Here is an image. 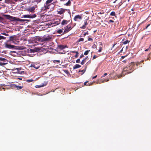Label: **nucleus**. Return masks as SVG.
<instances>
[{
	"instance_id": "nucleus-58",
	"label": "nucleus",
	"mask_w": 151,
	"mask_h": 151,
	"mask_svg": "<svg viewBox=\"0 0 151 151\" xmlns=\"http://www.w3.org/2000/svg\"><path fill=\"white\" fill-rule=\"evenodd\" d=\"M97 77V75H96L95 76H93L92 77V78L93 79H94V78H96Z\"/></svg>"
},
{
	"instance_id": "nucleus-32",
	"label": "nucleus",
	"mask_w": 151,
	"mask_h": 151,
	"mask_svg": "<svg viewBox=\"0 0 151 151\" xmlns=\"http://www.w3.org/2000/svg\"><path fill=\"white\" fill-rule=\"evenodd\" d=\"M26 81L28 83H29L33 81V80L32 79H28L26 80Z\"/></svg>"
},
{
	"instance_id": "nucleus-17",
	"label": "nucleus",
	"mask_w": 151,
	"mask_h": 151,
	"mask_svg": "<svg viewBox=\"0 0 151 151\" xmlns=\"http://www.w3.org/2000/svg\"><path fill=\"white\" fill-rule=\"evenodd\" d=\"M9 42V41H7L6 42H5L4 43L5 47L7 48H9V44L7 43Z\"/></svg>"
},
{
	"instance_id": "nucleus-44",
	"label": "nucleus",
	"mask_w": 151,
	"mask_h": 151,
	"mask_svg": "<svg viewBox=\"0 0 151 151\" xmlns=\"http://www.w3.org/2000/svg\"><path fill=\"white\" fill-rule=\"evenodd\" d=\"M16 69H17V70L18 71H19V70H21L22 68H16Z\"/></svg>"
},
{
	"instance_id": "nucleus-45",
	"label": "nucleus",
	"mask_w": 151,
	"mask_h": 151,
	"mask_svg": "<svg viewBox=\"0 0 151 151\" xmlns=\"http://www.w3.org/2000/svg\"><path fill=\"white\" fill-rule=\"evenodd\" d=\"M84 57V56L83 55V54H82L81 55L80 57V58H82V57Z\"/></svg>"
},
{
	"instance_id": "nucleus-10",
	"label": "nucleus",
	"mask_w": 151,
	"mask_h": 151,
	"mask_svg": "<svg viewBox=\"0 0 151 151\" xmlns=\"http://www.w3.org/2000/svg\"><path fill=\"white\" fill-rule=\"evenodd\" d=\"M36 6H35L32 7H29L27 9V11L30 12H32L35 9Z\"/></svg>"
},
{
	"instance_id": "nucleus-59",
	"label": "nucleus",
	"mask_w": 151,
	"mask_h": 151,
	"mask_svg": "<svg viewBox=\"0 0 151 151\" xmlns=\"http://www.w3.org/2000/svg\"><path fill=\"white\" fill-rule=\"evenodd\" d=\"M126 56H127V55L124 56H122L121 57V58H122V59H124L125 57Z\"/></svg>"
},
{
	"instance_id": "nucleus-34",
	"label": "nucleus",
	"mask_w": 151,
	"mask_h": 151,
	"mask_svg": "<svg viewBox=\"0 0 151 151\" xmlns=\"http://www.w3.org/2000/svg\"><path fill=\"white\" fill-rule=\"evenodd\" d=\"M85 69L84 70H83V73H82V75L86 71V68H87V64L86 65H85Z\"/></svg>"
},
{
	"instance_id": "nucleus-38",
	"label": "nucleus",
	"mask_w": 151,
	"mask_h": 151,
	"mask_svg": "<svg viewBox=\"0 0 151 151\" xmlns=\"http://www.w3.org/2000/svg\"><path fill=\"white\" fill-rule=\"evenodd\" d=\"M92 47L93 48H96V45L95 44H94L92 46Z\"/></svg>"
},
{
	"instance_id": "nucleus-23",
	"label": "nucleus",
	"mask_w": 151,
	"mask_h": 151,
	"mask_svg": "<svg viewBox=\"0 0 151 151\" xmlns=\"http://www.w3.org/2000/svg\"><path fill=\"white\" fill-rule=\"evenodd\" d=\"M17 90H20L23 88V86H16V87Z\"/></svg>"
},
{
	"instance_id": "nucleus-21",
	"label": "nucleus",
	"mask_w": 151,
	"mask_h": 151,
	"mask_svg": "<svg viewBox=\"0 0 151 151\" xmlns=\"http://www.w3.org/2000/svg\"><path fill=\"white\" fill-rule=\"evenodd\" d=\"M46 84H47L45 83V84H42V85H40L36 86V87L39 88H40V87H43L46 86Z\"/></svg>"
},
{
	"instance_id": "nucleus-25",
	"label": "nucleus",
	"mask_w": 151,
	"mask_h": 151,
	"mask_svg": "<svg viewBox=\"0 0 151 151\" xmlns=\"http://www.w3.org/2000/svg\"><path fill=\"white\" fill-rule=\"evenodd\" d=\"M10 48L17 49V47L10 44Z\"/></svg>"
},
{
	"instance_id": "nucleus-1",
	"label": "nucleus",
	"mask_w": 151,
	"mask_h": 151,
	"mask_svg": "<svg viewBox=\"0 0 151 151\" xmlns=\"http://www.w3.org/2000/svg\"><path fill=\"white\" fill-rule=\"evenodd\" d=\"M53 0H47L44 6L42 7L41 10L42 12L46 11L47 9H50V10H52L55 7V2L52 3Z\"/></svg>"
},
{
	"instance_id": "nucleus-39",
	"label": "nucleus",
	"mask_w": 151,
	"mask_h": 151,
	"mask_svg": "<svg viewBox=\"0 0 151 151\" xmlns=\"http://www.w3.org/2000/svg\"><path fill=\"white\" fill-rule=\"evenodd\" d=\"M122 75H123V73H122V75H119L118 76H118V78H120L121 77H122Z\"/></svg>"
},
{
	"instance_id": "nucleus-36",
	"label": "nucleus",
	"mask_w": 151,
	"mask_h": 151,
	"mask_svg": "<svg viewBox=\"0 0 151 151\" xmlns=\"http://www.w3.org/2000/svg\"><path fill=\"white\" fill-rule=\"evenodd\" d=\"M5 39V38L4 37L0 35V40L2 39Z\"/></svg>"
},
{
	"instance_id": "nucleus-57",
	"label": "nucleus",
	"mask_w": 151,
	"mask_h": 151,
	"mask_svg": "<svg viewBox=\"0 0 151 151\" xmlns=\"http://www.w3.org/2000/svg\"><path fill=\"white\" fill-rule=\"evenodd\" d=\"M81 72H82L83 73V70H79L78 72H79V73Z\"/></svg>"
},
{
	"instance_id": "nucleus-55",
	"label": "nucleus",
	"mask_w": 151,
	"mask_h": 151,
	"mask_svg": "<svg viewBox=\"0 0 151 151\" xmlns=\"http://www.w3.org/2000/svg\"><path fill=\"white\" fill-rule=\"evenodd\" d=\"M10 3H15V2L13 1L12 0H10Z\"/></svg>"
},
{
	"instance_id": "nucleus-12",
	"label": "nucleus",
	"mask_w": 151,
	"mask_h": 151,
	"mask_svg": "<svg viewBox=\"0 0 151 151\" xmlns=\"http://www.w3.org/2000/svg\"><path fill=\"white\" fill-rule=\"evenodd\" d=\"M67 46L66 45H58L57 48L60 50H62L65 48Z\"/></svg>"
},
{
	"instance_id": "nucleus-33",
	"label": "nucleus",
	"mask_w": 151,
	"mask_h": 151,
	"mask_svg": "<svg viewBox=\"0 0 151 151\" xmlns=\"http://www.w3.org/2000/svg\"><path fill=\"white\" fill-rule=\"evenodd\" d=\"M76 55L75 56V57L76 58H77L78 56V54H79V53L78 52H76Z\"/></svg>"
},
{
	"instance_id": "nucleus-37",
	"label": "nucleus",
	"mask_w": 151,
	"mask_h": 151,
	"mask_svg": "<svg viewBox=\"0 0 151 151\" xmlns=\"http://www.w3.org/2000/svg\"><path fill=\"white\" fill-rule=\"evenodd\" d=\"M60 20H59L58 21H57V22H55V23L56 24H57L58 25V24H59L60 23Z\"/></svg>"
},
{
	"instance_id": "nucleus-2",
	"label": "nucleus",
	"mask_w": 151,
	"mask_h": 151,
	"mask_svg": "<svg viewBox=\"0 0 151 151\" xmlns=\"http://www.w3.org/2000/svg\"><path fill=\"white\" fill-rule=\"evenodd\" d=\"M134 62H131L128 65H127L126 67L123 68V71H124L128 72V73H131L134 70V66L135 65Z\"/></svg>"
},
{
	"instance_id": "nucleus-61",
	"label": "nucleus",
	"mask_w": 151,
	"mask_h": 151,
	"mask_svg": "<svg viewBox=\"0 0 151 151\" xmlns=\"http://www.w3.org/2000/svg\"><path fill=\"white\" fill-rule=\"evenodd\" d=\"M101 50H102L101 49H99L98 51V52H101Z\"/></svg>"
},
{
	"instance_id": "nucleus-3",
	"label": "nucleus",
	"mask_w": 151,
	"mask_h": 151,
	"mask_svg": "<svg viewBox=\"0 0 151 151\" xmlns=\"http://www.w3.org/2000/svg\"><path fill=\"white\" fill-rule=\"evenodd\" d=\"M52 36L51 35H46L42 37V42H48L51 41L52 40Z\"/></svg>"
},
{
	"instance_id": "nucleus-18",
	"label": "nucleus",
	"mask_w": 151,
	"mask_h": 151,
	"mask_svg": "<svg viewBox=\"0 0 151 151\" xmlns=\"http://www.w3.org/2000/svg\"><path fill=\"white\" fill-rule=\"evenodd\" d=\"M71 2L70 0H69L65 4V5H66L67 6H69L71 5Z\"/></svg>"
},
{
	"instance_id": "nucleus-14",
	"label": "nucleus",
	"mask_w": 151,
	"mask_h": 151,
	"mask_svg": "<svg viewBox=\"0 0 151 151\" xmlns=\"http://www.w3.org/2000/svg\"><path fill=\"white\" fill-rule=\"evenodd\" d=\"M5 21V18L3 17L0 16V22L4 23Z\"/></svg>"
},
{
	"instance_id": "nucleus-42",
	"label": "nucleus",
	"mask_w": 151,
	"mask_h": 151,
	"mask_svg": "<svg viewBox=\"0 0 151 151\" xmlns=\"http://www.w3.org/2000/svg\"><path fill=\"white\" fill-rule=\"evenodd\" d=\"M5 3L7 4H9V0H5Z\"/></svg>"
},
{
	"instance_id": "nucleus-52",
	"label": "nucleus",
	"mask_w": 151,
	"mask_h": 151,
	"mask_svg": "<svg viewBox=\"0 0 151 151\" xmlns=\"http://www.w3.org/2000/svg\"><path fill=\"white\" fill-rule=\"evenodd\" d=\"M14 1H15V2H17V1H21L22 0H13Z\"/></svg>"
},
{
	"instance_id": "nucleus-49",
	"label": "nucleus",
	"mask_w": 151,
	"mask_h": 151,
	"mask_svg": "<svg viewBox=\"0 0 151 151\" xmlns=\"http://www.w3.org/2000/svg\"><path fill=\"white\" fill-rule=\"evenodd\" d=\"M93 39L91 38H89L88 39V41H89L91 40H92Z\"/></svg>"
},
{
	"instance_id": "nucleus-11",
	"label": "nucleus",
	"mask_w": 151,
	"mask_h": 151,
	"mask_svg": "<svg viewBox=\"0 0 151 151\" xmlns=\"http://www.w3.org/2000/svg\"><path fill=\"white\" fill-rule=\"evenodd\" d=\"M42 37H41L39 36H37L35 37V40L36 42L39 41L41 42H42Z\"/></svg>"
},
{
	"instance_id": "nucleus-56",
	"label": "nucleus",
	"mask_w": 151,
	"mask_h": 151,
	"mask_svg": "<svg viewBox=\"0 0 151 151\" xmlns=\"http://www.w3.org/2000/svg\"><path fill=\"white\" fill-rule=\"evenodd\" d=\"M109 22H112V23H113L114 22L113 20H110L109 21Z\"/></svg>"
},
{
	"instance_id": "nucleus-24",
	"label": "nucleus",
	"mask_w": 151,
	"mask_h": 151,
	"mask_svg": "<svg viewBox=\"0 0 151 151\" xmlns=\"http://www.w3.org/2000/svg\"><path fill=\"white\" fill-rule=\"evenodd\" d=\"M29 18H32L35 17H36V14H35L32 15H29Z\"/></svg>"
},
{
	"instance_id": "nucleus-53",
	"label": "nucleus",
	"mask_w": 151,
	"mask_h": 151,
	"mask_svg": "<svg viewBox=\"0 0 151 151\" xmlns=\"http://www.w3.org/2000/svg\"><path fill=\"white\" fill-rule=\"evenodd\" d=\"M78 52V51H71L70 52L76 53V52Z\"/></svg>"
},
{
	"instance_id": "nucleus-43",
	"label": "nucleus",
	"mask_w": 151,
	"mask_h": 151,
	"mask_svg": "<svg viewBox=\"0 0 151 151\" xmlns=\"http://www.w3.org/2000/svg\"><path fill=\"white\" fill-rule=\"evenodd\" d=\"M35 1L37 3H39L41 1V0H35Z\"/></svg>"
},
{
	"instance_id": "nucleus-8",
	"label": "nucleus",
	"mask_w": 151,
	"mask_h": 151,
	"mask_svg": "<svg viewBox=\"0 0 151 151\" xmlns=\"http://www.w3.org/2000/svg\"><path fill=\"white\" fill-rule=\"evenodd\" d=\"M88 19H86L84 21V24L81 27H80V28L81 29H85L86 28V26L88 24L87 22V20Z\"/></svg>"
},
{
	"instance_id": "nucleus-16",
	"label": "nucleus",
	"mask_w": 151,
	"mask_h": 151,
	"mask_svg": "<svg viewBox=\"0 0 151 151\" xmlns=\"http://www.w3.org/2000/svg\"><path fill=\"white\" fill-rule=\"evenodd\" d=\"M81 66L79 64H76L75 65L73 68V69H76L80 68Z\"/></svg>"
},
{
	"instance_id": "nucleus-27",
	"label": "nucleus",
	"mask_w": 151,
	"mask_h": 151,
	"mask_svg": "<svg viewBox=\"0 0 151 151\" xmlns=\"http://www.w3.org/2000/svg\"><path fill=\"white\" fill-rule=\"evenodd\" d=\"M90 51V50L86 51L84 53V55H87L88 54L89 52Z\"/></svg>"
},
{
	"instance_id": "nucleus-41",
	"label": "nucleus",
	"mask_w": 151,
	"mask_h": 151,
	"mask_svg": "<svg viewBox=\"0 0 151 151\" xmlns=\"http://www.w3.org/2000/svg\"><path fill=\"white\" fill-rule=\"evenodd\" d=\"M97 57H98V56H97L96 55H94L93 57V60L95 58H97Z\"/></svg>"
},
{
	"instance_id": "nucleus-13",
	"label": "nucleus",
	"mask_w": 151,
	"mask_h": 151,
	"mask_svg": "<svg viewBox=\"0 0 151 151\" xmlns=\"http://www.w3.org/2000/svg\"><path fill=\"white\" fill-rule=\"evenodd\" d=\"M69 22L70 20L67 21L66 20H63L62 21L61 24L62 25H64L67 24Z\"/></svg>"
},
{
	"instance_id": "nucleus-4",
	"label": "nucleus",
	"mask_w": 151,
	"mask_h": 151,
	"mask_svg": "<svg viewBox=\"0 0 151 151\" xmlns=\"http://www.w3.org/2000/svg\"><path fill=\"white\" fill-rule=\"evenodd\" d=\"M17 40V36L15 35L10 37V43H14L15 44H17V43L19 42Z\"/></svg>"
},
{
	"instance_id": "nucleus-63",
	"label": "nucleus",
	"mask_w": 151,
	"mask_h": 151,
	"mask_svg": "<svg viewBox=\"0 0 151 151\" xmlns=\"http://www.w3.org/2000/svg\"><path fill=\"white\" fill-rule=\"evenodd\" d=\"M127 61L126 60H124L122 62L124 63H125L127 62Z\"/></svg>"
},
{
	"instance_id": "nucleus-60",
	"label": "nucleus",
	"mask_w": 151,
	"mask_h": 151,
	"mask_svg": "<svg viewBox=\"0 0 151 151\" xmlns=\"http://www.w3.org/2000/svg\"><path fill=\"white\" fill-rule=\"evenodd\" d=\"M90 62H88L87 63H86L85 65H86L87 64V66L88 65V64L90 63Z\"/></svg>"
},
{
	"instance_id": "nucleus-7",
	"label": "nucleus",
	"mask_w": 151,
	"mask_h": 151,
	"mask_svg": "<svg viewBox=\"0 0 151 151\" xmlns=\"http://www.w3.org/2000/svg\"><path fill=\"white\" fill-rule=\"evenodd\" d=\"M66 10H67V9H64L63 8H60L59 9L58 11H57L58 14H63Z\"/></svg>"
},
{
	"instance_id": "nucleus-6",
	"label": "nucleus",
	"mask_w": 151,
	"mask_h": 151,
	"mask_svg": "<svg viewBox=\"0 0 151 151\" xmlns=\"http://www.w3.org/2000/svg\"><path fill=\"white\" fill-rule=\"evenodd\" d=\"M10 21H22V20L19 18H16L15 17H13L10 16Z\"/></svg>"
},
{
	"instance_id": "nucleus-40",
	"label": "nucleus",
	"mask_w": 151,
	"mask_h": 151,
	"mask_svg": "<svg viewBox=\"0 0 151 151\" xmlns=\"http://www.w3.org/2000/svg\"><path fill=\"white\" fill-rule=\"evenodd\" d=\"M76 62L77 63H80V59H78L76 60Z\"/></svg>"
},
{
	"instance_id": "nucleus-35",
	"label": "nucleus",
	"mask_w": 151,
	"mask_h": 151,
	"mask_svg": "<svg viewBox=\"0 0 151 151\" xmlns=\"http://www.w3.org/2000/svg\"><path fill=\"white\" fill-rule=\"evenodd\" d=\"M29 15H24V18H29Z\"/></svg>"
},
{
	"instance_id": "nucleus-15",
	"label": "nucleus",
	"mask_w": 151,
	"mask_h": 151,
	"mask_svg": "<svg viewBox=\"0 0 151 151\" xmlns=\"http://www.w3.org/2000/svg\"><path fill=\"white\" fill-rule=\"evenodd\" d=\"M88 58V56L86 57L81 62V64L82 65H83L86 62V60Z\"/></svg>"
},
{
	"instance_id": "nucleus-9",
	"label": "nucleus",
	"mask_w": 151,
	"mask_h": 151,
	"mask_svg": "<svg viewBox=\"0 0 151 151\" xmlns=\"http://www.w3.org/2000/svg\"><path fill=\"white\" fill-rule=\"evenodd\" d=\"M82 19V17L81 16L79 15H77L75 16L74 20L75 21H78V19L81 20Z\"/></svg>"
},
{
	"instance_id": "nucleus-30",
	"label": "nucleus",
	"mask_w": 151,
	"mask_h": 151,
	"mask_svg": "<svg viewBox=\"0 0 151 151\" xmlns=\"http://www.w3.org/2000/svg\"><path fill=\"white\" fill-rule=\"evenodd\" d=\"M63 32V29H60L57 31V33L58 34H61Z\"/></svg>"
},
{
	"instance_id": "nucleus-19",
	"label": "nucleus",
	"mask_w": 151,
	"mask_h": 151,
	"mask_svg": "<svg viewBox=\"0 0 151 151\" xmlns=\"http://www.w3.org/2000/svg\"><path fill=\"white\" fill-rule=\"evenodd\" d=\"M2 16L4 17L5 19H9V15L3 14Z\"/></svg>"
},
{
	"instance_id": "nucleus-22",
	"label": "nucleus",
	"mask_w": 151,
	"mask_h": 151,
	"mask_svg": "<svg viewBox=\"0 0 151 151\" xmlns=\"http://www.w3.org/2000/svg\"><path fill=\"white\" fill-rule=\"evenodd\" d=\"M16 85L15 84H14L12 83H10V88H16Z\"/></svg>"
},
{
	"instance_id": "nucleus-5",
	"label": "nucleus",
	"mask_w": 151,
	"mask_h": 151,
	"mask_svg": "<svg viewBox=\"0 0 151 151\" xmlns=\"http://www.w3.org/2000/svg\"><path fill=\"white\" fill-rule=\"evenodd\" d=\"M71 23L64 27V33H66L71 30L74 26L72 27L71 26Z\"/></svg>"
},
{
	"instance_id": "nucleus-31",
	"label": "nucleus",
	"mask_w": 151,
	"mask_h": 151,
	"mask_svg": "<svg viewBox=\"0 0 151 151\" xmlns=\"http://www.w3.org/2000/svg\"><path fill=\"white\" fill-rule=\"evenodd\" d=\"M56 62L59 63L60 62V61L59 60H53V62L54 63H55Z\"/></svg>"
},
{
	"instance_id": "nucleus-47",
	"label": "nucleus",
	"mask_w": 151,
	"mask_h": 151,
	"mask_svg": "<svg viewBox=\"0 0 151 151\" xmlns=\"http://www.w3.org/2000/svg\"><path fill=\"white\" fill-rule=\"evenodd\" d=\"M107 75V73H105L103 75V76L102 77H105Z\"/></svg>"
},
{
	"instance_id": "nucleus-54",
	"label": "nucleus",
	"mask_w": 151,
	"mask_h": 151,
	"mask_svg": "<svg viewBox=\"0 0 151 151\" xmlns=\"http://www.w3.org/2000/svg\"><path fill=\"white\" fill-rule=\"evenodd\" d=\"M88 32H85L84 34V36H86V35H88Z\"/></svg>"
},
{
	"instance_id": "nucleus-20",
	"label": "nucleus",
	"mask_w": 151,
	"mask_h": 151,
	"mask_svg": "<svg viewBox=\"0 0 151 151\" xmlns=\"http://www.w3.org/2000/svg\"><path fill=\"white\" fill-rule=\"evenodd\" d=\"M31 67H33L36 69H38L40 67V66H36V65L35 64L31 65Z\"/></svg>"
},
{
	"instance_id": "nucleus-26",
	"label": "nucleus",
	"mask_w": 151,
	"mask_h": 151,
	"mask_svg": "<svg viewBox=\"0 0 151 151\" xmlns=\"http://www.w3.org/2000/svg\"><path fill=\"white\" fill-rule=\"evenodd\" d=\"M130 42V41L127 40L123 42V44L125 45L127 43H129Z\"/></svg>"
},
{
	"instance_id": "nucleus-62",
	"label": "nucleus",
	"mask_w": 151,
	"mask_h": 151,
	"mask_svg": "<svg viewBox=\"0 0 151 151\" xmlns=\"http://www.w3.org/2000/svg\"><path fill=\"white\" fill-rule=\"evenodd\" d=\"M109 81V79H107V80H105L104 81H102V83H104V81Z\"/></svg>"
},
{
	"instance_id": "nucleus-48",
	"label": "nucleus",
	"mask_w": 151,
	"mask_h": 151,
	"mask_svg": "<svg viewBox=\"0 0 151 151\" xmlns=\"http://www.w3.org/2000/svg\"><path fill=\"white\" fill-rule=\"evenodd\" d=\"M141 63V62H137L136 63V65L137 66L138 65H139L140 63Z\"/></svg>"
},
{
	"instance_id": "nucleus-46",
	"label": "nucleus",
	"mask_w": 151,
	"mask_h": 151,
	"mask_svg": "<svg viewBox=\"0 0 151 151\" xmlns=\"http://www.w3.org/2000/svg\"><path fill=\"white\" fill-rule=\"evenodd\" d=\"M151 46V45H150V47H149V48L148 49H146L145 51H147L148 50H149V49L150 48V47Z\"/></svg>"
},
{
	"instance_id": "nucleus-28",
	"label": "nucleus",
	"mask_w": 151,
	"mask_h": 151,
	"mask_svg": "<svg viewBox=\"0 0 151 151\" xmlns=\"http://www.w3.org/2000/svg\"><path fill=\"white\" fill-rule=\"evenodd\" d=\"M110 15L111 16H115V17H116L115 15V12H111L110 14Z\"/></svg>"
},
{
	"instance_id": "nucleus-50",
	"label": "nucleus",
	"mask_w": 151,
	"mask_h": 151,
	"mask_svg": "<svg viewBox=\"0 0 151 151\" xmlns=\"http://www.w3.org/2000/svg\"><path fill=\"white\" fill-rule=\"evenodd\" d=\"M92 83H88L87 84V86H90V85H92Z\"/></svg>"
},
{
	"instance_id": "nucleus-29",
	"label": "nucleus",
	"mask_w": 151,
	"mask_h": 151,
	"mask_svg": "<svg viewBox=\"0 0 151 151\" xmlns=\"http://www.w3.org/2000/svg\"><path fill=\"white\" fill-rule=\"evenodd\" d=\"M83 40H84V38H80L78 39L77 42H83Z\"/></svg>"
},
{
	"instance_id": "nucleus-51",
	"label": "nucleus",
	"mask_w": 151,
	"mask_h": 151,
	"mask_svg": "<svg viewBox=\"0 0 151 151\" xmlns=\"http://www.w3.org/2000/svg\"><path fill=\"white\" fill-rule=\"evenodd\" d=\"M88 82V81H86V82H85L84 83V85L85 86H87V85L86 84V83H87Z\"/></svg>"
},
{
	"instance_id": "nucleus-64",
	"label": "nucleus",
	"mask_w": 151,
	"mask_h": 151,
	"mask_svg": "<svg viewBox=\"0 0 151 151\" xmlns=\"http://www.w3.org/2000/svg\"><path fill=\"white\" fill-rule=\"evenodd\" d=\"M3 34L5 35H6V36H8V34H6V33H3Z\"/></svg>"
}]
</instances>
